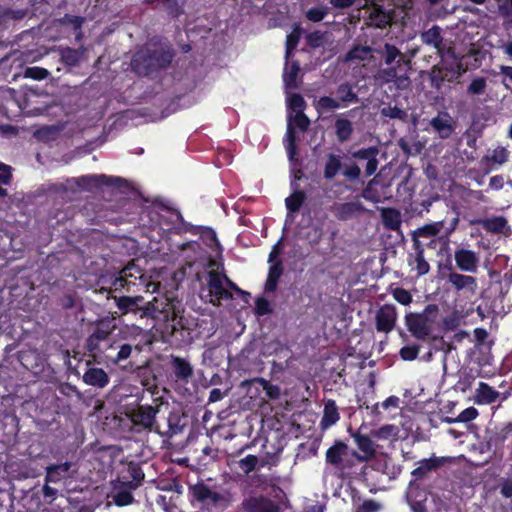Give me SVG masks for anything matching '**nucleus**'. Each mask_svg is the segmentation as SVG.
<instances>
[{
    "mask_svg": "<svg viewBox=\"0 0 512 512\" xmlns=\"http://www.w3.org/2000/svg\"><path fill=\"white\" fill-rule=\"evenodd\" d=\"M245 384L249 385H257L262 388L265 392L267 399L269 400H277L281 395V388L278 385L272 384L270 381L266 380L262 377H255L250 380H246Z\"/></svg>",
    "mask_w": 512,
    "mask_h": 512,
    "instance_id": "a878e982",
    "label": "nucleus"
},
{
    "mask_svg": "<svg viewBox=\"0 0 512 512\" xmlns=\"http://www.w3.org/2000/svg\"><path fill=\"white\" fill-rule=\"evenodd\" d=\"M347 449L345 443L337 441L326 451V462L335 468H342L343 456L347 454Z\"/></svg>",
    "mask_w": 512,
    "mask_h": 512,
    "instance_id": "393cba45",
    "label": "nucleus"
},
{
    "mask_svg": "<svg viewBox=\"0 0 512 512\" xmlns=\"http://www.w3.org/2000/svg\"><path fill=\"white\" fill-rule=\"evenodd\" d=\"M374 183V180H370L363 189L361 196L368 201L377 203L379 201V195L373 187Z\"/></svg>",
    "mask_w": 512,
    "mask_h": 512,
    "instance_id": "69168bd1",
    "label": "nucleus"
},
{
    "mask_svg": "<svg viewBox=\"0 0 512 512\" xmlns=\"http://www.w3.org/2000/svg\"><path fill=\"white\" fill-rule=\"evenodd\" d=\"M447 282L451 284L456 292L465 291L473 296L477 291V280L470 275L451 272L447 277Z\"/></svg>",
    "mask_w": 512,
    "mask_h": 512,
    "instance_id": "dca6fc26",
    "label": "nucleus"
},
{
    "mask_svg": "<svg viewBox=\"0 0 512 512\" xmlns=\"http://www.w3.org/2000/svg\"><path fill=\"white\" fill-rule=\"evenodd\" d=\"M378 154H379L378 147L371 146V147L361 148V149H358L356 151H353L351 155L355 159L366 160L367 161L368 159H370L374 155H378Z\"/></svg>",
    "mask_w": 512,
    "mask_h": 512,
    "instance_id": "5fc2aeb1",
    "label": "nucleus"
},
{
    "mask_svg": "<svg viewBox=\"0 0 512 512\" xmlns=\"http://www.w3.org/2000/svg\"><path fill=\"white\" fill-rule=\"evenodd\" d=\"M241 506L244 512H280L279 506L264 495L245 498Z\"/></svg>",
    "mask_w": 512,
    "mask_h": 512,
    "instance_id": "f8f14e48",
    "label": "nucleus"
},
{
    "mask_svg": "<svg viewBox=\"0 0 512 512\" xmlns=\"http://www.w3.org/2000/svg\"><path fill=\"white\" fill-rule=\"evenodd\" d=\"M342 174L348 181L354 182L359 180L361 169L356 163H352L344 166Z\"/></svg>",
    "mask_w": 512,
    "mask_h": 512,
    "instance_id": "13d9d810",
    "label": "nucleus"
},
{
    "mask_svg": "<svg viewBox=\"0 0 512 512\" xmlns=\"http://www.w3.org/2000/svg\"><path fill=\"white\" fill-rule=\"evenodd\" d=\"M284 271L283 263L281 260H277L271 264L268 271V276L265 282V291L274 292L277 289L278 282Z\"/></svg>",
    "mask_w": 512,
    "mask_h": 512,
    "instance_id": "c85d7f7f",
    "label": "nucleus"
},
{
    "mask_svg": "<svg viewBox=\"0 0 512 512\" xmlns=\"http://www.w3.org/2000/svg\"><path fill=\"white\" fill-rule=\"evenodd\" d=\"M200 239L206 245L208 248L212 249L213 251L221 248L220 242L217 238L216 232L213 228L204 226L201 234Z\"/></svg>",
    "mask_w": 512,
    "mask_h": 512,
    "instance_id": "58836bf2",
    "label": "nucleus"
},
{
    "mask_svg": "<svg viewBox=\"0 0 512 512\" xmlns=\"http://www.w3.org/2000/svg\"><path fill=\"white\" fill-rule=\"evenodd\" d=\"M445 458L433 456L428 459H423L418 462L419 466L416 467L411 475L416 479H423L428 473L436 471L445 464Z\"/></svg>",
    "mask_w": 512,
    "mask_h": 512,
    "instance_id": "aec40b11",
    "label": "nucleus"
},
{
    "mask_svg": "<svg viewBox=\"0 0 512 512\" xmlns=\"http://www.w3.org/2000/svg\"><path fill=\"white\" fill-rule=\"evenodd\" d=\"M300 70L298 62H293L288 71L284 73L283 79L285 85L290 88H296V79Z\"/></svg>",
    "mask_w": 512,
    "mask_h": 512,
    "instance_id": "8fccbe9b",
    "label": "nucleus"
},
{
    "mask_svg": "<svg viewBox=\"0 0 512 512\" xmlns=\"http://www.w3.org/2000/svg\"><path fill=\"white\" fill-rule=\"evenodd\" d=\"M365 211V207L359 201L334 203L331 212L339 221H348L357 217Z\"/></svg>",
    "mask_w": 512,
    "mask_h": 512,
    "instance_id": "4468645a",
    "label": "nucleus"
},
{
    "mask_svg": "<svg viewBox=\"0 0 512 512\" xmlns=\"http://www.w3.org/2000/svg\"><path fill=\"white\" fill-rule=\"evenodd\" d=\"M478 410L474 407H468L464 409L457 418H446L447 423H456V422H463L468 423L472 420H474L478 416Z\"/></svg>",
    "mask_w": 512,
    "mask_h": 512,
    "instance_id": "49530a36",
    "label": "nucleus"
},
{
    "mask_svg": "<svg viewBox=\"0 0 512 512\" xmlns=\"http://www.w3.org/2000/svg\"><path fill=\"white\" fill-rule=\"evenodd\" d=\"M259 464V459L256 455L249 454L237 462L238 468L241 472L248 475L253 472Z\"/></svg>",
    "mask_w": 512,
    "mask_h": 512,
    "instance_id": "c03bdc74",
    "label": "nucleus"
},
{
    "mask_svg": "<svg viewBox=\"0 0 512 512\" xmlns=\"http://www.w3.org/2000/svg\"><path fill=\"white\" fill-rule=\"evenodd\" d=\"M372 18L375 21L379 18V21L377 22L378 27H384L391 20L390 14L383 11L382 7L378 4H374Z\"/></svg>",
    "mask_w": 512,
    "mask_h": 512,
    "instance_id": "864d4df0",
    "label": "nucleus"
},
{
    "mask_svg": "<svg viewBox=\"0 0 512 512\" xmlns=\"http://www.w3.org/2000/svg\"><path fill=\"white\" fill-rule=\"evenodd\" d=\"M133 351L140 353L142 351V346L139 343L131 344L114 341L108 346L105 357L114 364L119 365L123 361L127 360L132 355Z\"/></svg>",
    "mask_w": 512,
    "mask_h": 512,
    "instance_id": "0eeeda50",
    "label": "nucleus"
},
{
    "mask_svg": "<svg viewBox=\"0 0 512 512\" xmlns=\"http://www.w3.org/2000/svg\"><path fill=\"white\" fill-rule=\"evenodd\" d=\"M482 228L492 234H500L507 226V220L503 216H494L479 221Z\"/></svg>",
    "mask_w": 512,
    "mask_h": 512,
    "instance_id": "2f4dec72",
    "label": "nucleus"
},
{
    "mask_svg": "<svg viewBox=\"0 0 512 512\" xmlns=\"http://www.w3.org/2000/svg\"><path fill=\"white\" fill-rule=\"evenodd\" d=\"M393 297L398 303L402 305H408L412 301V295L408 290L404 288H396L393 291Z\"/></svg>",
    "mask_w": 512,
    "mask_h": 512,
    "instance_id": "338daca9",
    "label": "nucleus"
},
{
    "mask_svg": "<svg viewBox=\"0 0 512 512\" xmlns=\"http://www.w3.org/2000/svg\"><path fill=\"white\" fill-rule=\"evenodd\" d=\"M110 334L111 328L109 326V322L100 321L97 323L91 335H93V338H95L97 341L101 342L107 340Z\"/></svg>",
    "mask_w": 512,
    "mask_h": 512,
    "instance_id": "de8ad7c7",
    "label": "nucleus"
},
{
    "mask_svg": "<svg viewBox=\"0 0 512 512\" xmlns=\"http://www.w3.org/2000/svg\"><path fill=\"white\" fill-rule=\"evenodd\" d=\"M397 311L394 305L384 304L375 315V327L378 332L389 333L395 328Z\"/></svg>",
    "mask_w": 512,
    "mask_h": 512,
    "instance_id": "9d476101",
    "label": "nucleus"
},
{
    "mask_svg": "<svg viewBox=\"0 0 512 512\" xmlns=\"http://www.w3.org/2000/svg\"><path fill=\"white\" fill-rule=\"evenodd\" d=\"M129 269H122L118 273H113L109 276L108 282L110 283L109 286V293L111 292H120L122 290L130 291L132 286H135V282L131 279H128L125 277L126 271Z\"/></svg>",
    "mask_w": 512,
    "mask_h": 512,
    "instance_id": "b1692460",
    "label": "nucleus"
},
{
    "mask_svg": "<svg viewBox=\"0 0 512 512\" xmlns=\"http://www.w3.org/2000/svg\"><path fill=\"white\" fill-rule=\"evenodd\" d=\"M301 37V28L296 25L291 33L286 37V58L296 49Z\"/></svg>",
    "mask_w": 512,
    "mask_h": 512,
    "instance_id": "a18cd8bd",
    "label": "nucleus"
},
{
    "mask_svg": "<svg viewBox=\"0 0 512 512\" xmlns=\"http://www.w3.org/2000/svg\"><path fill=\"white\" fill-rule=\"evenodd\" d=\"M71 468V462L50 465L46 468L45 482L57 483L65 478Z\"/></svg>",
    "mask_w": 512,
    "mask_h": 512,
    "instance_id": "bb28decb",
    "label": "nucleus"
},
{
    "mask_svg": "<svg viewBox=\"0 0 512 512\" xmlns=\"http://www.w3.org/2000/svg\"><path fill=\"white\" fill-rule=\"evenodd\" d=\"M487 83L483 77H477L471 81L467 88V92L472 95H481L485 92Z\"/></svg>",
    "mask_w": 512,
    "mask_h": 512,
    "instance_id": "603ef678",
    "label": "nucleus"
},
{
    "mask_svg": "<svg viewBox=\"0 0 512 512\" xmlns=\"http://www.w3.org/2000/svg\"><path fill=\"white\" fill-rule=\"evenodd\" d=\"M288 106L293 111H303L306 107V102L303 96L299 93L292 94L288 100Z\"/></svg>",
    "mask_w": 512,
    "mask_h": 512,
    "instance_id": "680f3d73",
    "label": "nucleus"
},
{
    "mask_svg": "<svg viewBox=\"0 0 512 512\" xmlns=\"http://www.w3.org/2000/svg\"><path fill=\"white\" fill-rule=\"evenodd\" d=\"M439 241L437 239H431L427 243L415 239L413 248L415 250V263L418 276L426 275L430 270V265L424 257V247H434Z\"/></svg>",
    "mask_w": 512,
    "mask_h": 512,
    "instance_id": "6ab92c4d",
    "label": "nucleus"
},
{
    "mask_svg": "<svg viewBox=\"0 0 512 512\" xmlns=\"http://www.w3.org/2000/svg\"><path fill=\"white\" fill-rule=\"evenodd\" d=\"M285 148H286L289 160L292 161L294 159L295 155L297 154V135H296L295 127L291 121H289L287 124Z\"/></svg>",
    "mask_w": 512,
    "mask_h": 512,
    "instance_id": "e433bc0d",
    "label": "nucleus"
},
{
    "mask_svg": "<svg viewBox=\"0 0 512 512\" xmlns=\"http://www.w3.org/2000/svg\"><path fill=\"white\" fill-rule=\"evenodd\" d=\"M354 441L358 449L364 453L365 459H369L375 455V448L369 436L359 432L353 435Z\"/></svg>",
    "mask_w": 512,
    "mask_h": 512,
    "instance_id": "f704fd0d",
    "label": "nucleus"
},
{
    "mask_svg": "<svg viewBox=\"0 0 512 512\" xmlns=\"http://www.w3.org/2000/svg\"><path fill=\"white\" fill-rule=\"evenodd\" d=\"M145 474L138 463L130 462L127 465L126 475L118 477L112 482L111 496L113 502L118 507H124L134 503L135 498L132 494L144 482Z\"/></svg>",
    "mask_w": 512,
    "mask_h": 512,
    "instance_id": "7ed1b4c3",
    "label": "nucleus"
},
{
    "mask_svg": "<svg viewBox=\"0 0 512 512\" xmlns=\"http://www.w3.org/2000/svg\"><path fill=\"white\" fill-rule=\"evenodd\" d=\"M420 346L417 344L406 345L400 349V357L404 361H413L418 357Z\"/></svg>",
    "mask_w": 512,
    "mask_h": 512,
    "instance_id": "3c124183",
    "label": "nucleus"
},
{
    "mask_svg": "<svg viewBox=\"0 0 512 512\" xmlns=\"http://www.w3.org/2000/svg\"><path fill=\"white\" fill-rule=\"evenodd\" d=\"M123 182L120 177L107 176L105 174L87 175L79 178L78 184L86 190L99 189L103 186H117Z\"/></svg>",
    "mask_w": 512,
    "mask_h": 512,
    "instance_id": "ddd939ff",
    "label": "nucleus"
},
{
    "mask_svg": "<svg viewBox=\"0 0 512 512\" xmlns=\"http://www.w3.org/2000/svg\"><path fill=\"white\" fill-rule=\"evenodd\" d=\"M116 307L122 315L133 314L139 319H151L163 324V332L177 346H186L193 341V329L184 317L185 311L181 300L165 295L145 301L142 296L114 297Z\"/></svg>",
    "mask_w": 512,
    "mask_h": 512,
    "instance_id": "f257e3e1",
    "label": "nucleus"
},
{
    "mask_svg": "<svg viewBox=\"0 0 512 512\" xmlns=\"http://www.w3.org/2000/svg\"><path fill=\"white\" fill-rule=\"evenodd\" d=\"M28 14V11L26 9H6L3 14L2 18L4 20H22L25 18Z\"/></svg>",
    "mask_w": 512,
    "mask_h": 512,
    "instance_id": "e2e57ef3",
    "label": "nucleus"
},
{
    "mask_svg": "<svg viewBox=\"0 0 512 512\" xmlns=\"http://www.w3.org/2000/svg\"><path fill=\"white\" fill-rule=\"evenodd\" d=\"M175 55L169 42L151 40L134 53L131 69L138 76L150 77L170 67Z\"/></svg>",
    "mask_w": 512,
    "mask_h": 512,
    "instance_id": "f03ea898",
    "label": "nucleus"
},
{
    "mask_svg": "<svg viewBox=\"0 0 512 512\" xmlns=\"http://www.w3.org/2000/svg\"><path fill=\"white\" fill-rule=\"evenodd\" d=\"M343 168L340 157L335 154H329L324 166V178L332 180Z\"/></svg>",
    "mask_w": 512,
    "mask_h": 512,
    "instance_id": "c9c22d12",
    "label": "nucleus"
},
{
    "mask_svg": "<svg viewBox=\"0 0 512 512\" xmlns=\"http://www.w3.org/2000/svg\"><path fill=\"white\" fill-rule=\"evenodd\" d=\"M429 125L441 139L450 138L455 131L454 120L446 111L439 112L436 117L430 120Z\"/></svg>",
    "mask_w": 512,
    "mask_h": 512,
    "instance_id": "2eb2a0df",
    "label": "nucleus"
},
{
    "mask_svg": "<svg viewBox=\"0 0 512 512\" xmlns=\"http://www.w3.org/2000/svg\"><path fill=\"white\" fill-rule=\"evenodd\" d=\"M396 59L397 66H400L401 62H404V55L401 51L393 44L385 43L384 45V62L386 65H392Z\"/></svg>",
    "mask_w": 512,
    "mask_h": 512,
    "instance_id": "4c0bfd02",
    "label": "nucleus"
},
{
    "mask_svg": "<svg viewBox=\"0 0 512 512\" xmlns=\"http://www.w3.org/2000/svg\"><path fill=\"white\" fill-rule=\"evenodd\" d=\"M123 269H129L128 271H126L125 277L134 281L135 286L137 285V280L140 281L139 284H144L146 282L143 272L139 267L135 266L134 264L127 265Z\"/></svg>",
    "mask_w": 512,
    "mask_h": 512,
    "instance_id": "6e6d98bb",
    "label": "nucleus"
},
{
    "mask_svg": "<svg viewBox=\"0 0 512 512\" xmlns=\"http://www.w3.org/2000/svg\"><path fill=\"white\" fill-rule=\"evenodd\" d=\"M499 397V392L485 382L479 383L477 399L479 403L492 404Z\"/></svg>",
    "mask_w": 512,
    "mask_h": 512,
    "instance_id": "473e14b6",
    "label": "nucleus"
},
{
    "mask_svg": "<svg viewBox=\"0 0 512 512\" xmlns=\"http://www.w3.org/2000/svg\"><path fill=\"white\" fill-rule=\"evenodd\" d=\"M83 382L89 386L104 388L109 384L110 378L102 368L88 367L83 374Z\"/></svg>",
    "mask_w": 512,
    "mask_h": 512,
    "instance_id": "412c9836",
    "label": "nucleus"
},
{
    "mask_svg": "<svg viewBox=\"0 0 512 512\" xmlns=\"http://www.w3.org/2000/svg\"><path fill=\"white\" fill-rule=\"evenodd\" d=\"M380 113L382 116L388 117L390 119H398L401 120L402 122H407L408 120L407 111L397 106L388 105L386 107H383Z\"/></svg>",
    "mask_w": 512,
    "mask_h": 512,
    "instance_id": "37998d69",
    "label": "nucleus"
},
{
    "mask_svg": "<svg viewBox=\"0 0 512 512\" xmlns=\"http://www.w3.org/2000/svg\"><path fill=\"white\" fill-rule=\"evenodd\" d=\"M454 259L458 269L464 272L474 273L477 271L479 258L477 254L468 249H457L454 254Z\"/></svg>",
    "mask_w": 512,
    "mask_h": 512,
    "instance_id": "f3484780",
    "label": "nucleus"
},
{
    "mask_svg": "<svg viewBox=\"0 0 512 512\" xmlns=\"http://www.w3.org/2000/svg\"><path fill=\"white\" fill-rule=\"evenodd\" d=\"M293 192L285 199V206L289 214H296L307 199L305 191L298 189V184L291 183Z\"/></svg>",
    "mask_w": 512,
    "mask_h": 512,
    "instance_id": "4be33fe9",
    "label": "nucleus"
},
{
    "mask_svg": "<svg viewBox=\"0 0 512 512\" xmlns=\"http://www.w3.org/2000/svg\"><path fill=\"white\" fill-rule=\"evenodd\" d=\"M487 159L493 163L502 165L508 160V151L504 147H498L492 151Z\"/></svg>",
    "mask_w": 512,
    "mask_h": 512,
    "instance_id": "bf43d9fd",
    "label": "nucleus"
},
{
    "mask_svg": "<svg viewBox=\"0 0 512 512\" xmlns=\"http://www.w3.org/2000/svg\"><path fill=\"white\" fill-rule=\"evenodd\" d=\"M159 406L137 405L136 408L129 412V417L134 426L143 430L152 431L155 424V417L159 411Z\"/></svg>",
    "mask_w": 512,
    "mask_h": 512,
    "instance_id": "423d86ee",
    "label": "nucleus"
},
{
    "mask_svg": "<svg viewBox=\"0 0 512 512\" xmlns=\"http://www.w3.org/2000/svg\"><path fill=\"white\" fill-rule=\"evenodd\" d=\"M485 439L488 450L493 451L494 455L502 457L507 449L509 459L512 461V421L499 423L487 429Z\"/></svg>",
    "mask_w": 512,
    "mask_h": 512,
    "instance_id": "20e7f679",
    "label": "nucleus"
},
{
    "mask_svg": "<svg viewBox=\"0 0 512 512\" xmlns=\"http://www.w3.org/2000/svg\"><path fill=\"white\" fill-rule=\"evenodd\" d=\"M421 41L429 46H433L438 51L442 50L443 37L441 35V28L433 25L430 29L421 33Z\"/></svg>",
    "mask_w": 512,
    "mask_h": 512,
    "instance_id": "7c9ffc66",
    "label": "nucleus"
},
{
    "mask_svg": "<svg viewBox=\"0 0 512 512\" xmlns=\"http://www.w3.org/2000/svg\"><path fill=\"white\" fill-rule=\"evenodd\" d=\"M338 99L336 100L330 96H322L314 102V107L319 114L339 109L340 102L343 103H357L359 101L358 95L354 92L349 83H342L337 88Z\"/></svg>",
    "mask_w": 512,
    "mask_h": 512,
    "instance_id": "39448f33",
    "label": "nucleus"
},
{
    "mask_svg": "<svg viewBox=\"0 0 512 512\" xmlns=\"http://www.w3.org/2000/svg\"><path fill=\"white\" fill-rule=\"evenodd\" d=\"M438 312V305L428 304L421 313H416V315H422V317L432 325L436 321Z\"/></svg>",
    "mask_w": 512,
    "mask_h": 512,
    "instance_id": "052dcab7",
    "label": "nucleus"
},
{
    "mask_svg": "<svg viewBox=\"0 0 512 512\" xmlns=\"http://www.w3.org/2000/svg\"><path fill=\"white\" fill-rule=\"evenodd\" d=\"M255 311L259 316L271 313L270 303L265 297H258L255 300Z\"/></svg>",
    "mask_w": 512,
    "mask_h": 512,
    "instance_id": "774afa93",
    "label": "nucleus"
},
{
    "mask_svg": "<svg viewBox=\"0 0 512 512\" xmlns=\"http://www.w3.org/2000/svg\"><path fill=\"white\" fill-rule=\"evenodd\" d=\"M372 49L369 46L356 45L351 48L345 55V61H363L371 53Z\"/></svg>",
    "mask_w": 512,
    "mask_h": 512,
    "instance_id": "a19ab883",
    "label": "nucleus"
},
{
    "mask_svg": "<svg viewBox=\"0 0 512 512\" xmlns=\"http://www.w3.org/2000/svg\"><path fill=\"white\" fill-rule=\"evenodd\" d=\"M439 232L440 228L438 224H426L413 232L412 241L414 242L415 239L419 240L420 237L428 238L430 241L431 239H435Z\"/></svg>",
    "mask_w": 512,
    "mask_h": 512,
    "instance_id": "ea45409f",
    "label": "nucleus"
},
{
    "mask_svg": "<svg viewBox=\"0 0 512 512\" xmlns=\"http://www.w3.org/2000/svg\"><path fill=\"white\" fill-rule=\"evenodd\" d=\"M329 13V8L326 6L322 7H312L307 10L305 16L311 22H320L322 21L327 14Z\"/></svg>",
    "mask_w": 512,
    "mask_h": 512,
    "instance_id": "09e8293b",
    "label": "nucleus"
},
{
    "mask_svg": "<svg viewBox=\"0 0 512 512\" xmlns=\"http://www.w3.org/2000/svg\"><path fill=\"white\" fill-rule=\"evenodd\" d=\"M338 407L334 400H328L324 406V413L321 420L323 427H330L339 420Z\"/></svg>",
    "mask_w": 512,
    "mask_h": 512,
    "instance_id": "72a5a7b5",
    "label": "nucleus"
},
{
    "mask_svg": "<svg viewBox=\"0 0 512 512\" xmlns=\"http://www.w3.org/2000/svg\"><path fill=\"white\" fill-rule=\"evenodd\" d=\"M189 491L198 502L218 504L224 500V496L218 492L212 491L210 487L204 483H197L189 488Z\"/></svg>",
    "mask_w": 512,
    "mask_h": 512,
    "instance_id": "a211bd4d",
    "label": "nucleus"
},
{
    "mask_svg": "<svg viewBox=\"0 0 512 512\" xmlns=\"http://www.w3.org/2000/svg\"><path fill=\"white\" fill-rule=\"evenodd\" d=\"M293 121L296 127L302 132H306L310 126V119L303 111L297 112Z\"/></svg>",
    "mask_w": 512,
    "mask_h": 512,
    "instance_id": "0e129e2a",
    "label": "nucleus"
},
{
    "mask_svg": "<svg viewBox=\"0 0 512 512\" xmlns=\"http://www.w3.org/2000/svg\"><path fill=\"white\" fill-rule=\"evenodd\" d=\"M144 3L151 6L152 9L165 11L173 18H178L183 13L178 0H144Z\"/></svg>",
    "mask_w": 512,
    "mask_h": 512,
    "instance_id": "5701e85b",
    "label": "nucleus"
},
{
    "mask_svg": "<svg viewBox=\"0 0 512 512\" xmlns=\"http://www.w3.org/2000/svg\"><path fill=\"white\" fill-rule=\"evenodd\" d=\"M384 227L391 231H398L401 228V214L395 208H386L381 213Z\"/></svg>",
    "mask_w": 512,
    "mask_h": 512,
    "instance_id": "c756f323",
    "label": "nucleus"
},
{
    "mask_svg": "<svg viewBox=\"0 0 512 512\" xmlns=\"http://www.w3.org/2000/svg\"><path fill=\"white\" fill-rule=\"evenodd\" d=\"M405 325L417 340H426L432 332V325L422 315H416V313L410 312L405 315Z\"/></svg>",
    "mask_w": 512,
    "mask_h": 512,
    "instance_id": "1a4fd4ad",
    "label": "nucleus"
},
{
    "mask_svg": "<svg viewBox=\"0 0 512 512\" xmlns=\"http://www.w3.org/2000/svg\"><path fill=\"white\" fill-rule=\"evenodd\" d=\"M334 129L339 143H345L350 140L354 132L353 123L344 117H338L335 120Z\"/></svg>",
    "mask_w": 512,
    "mask_h": 512,
    "instance_id": "cd10ccee",
    "label": "nucleus"
},
{
    "mask_svg": "<svg viewBox=\"0 0 512 512\" xmlns=\"http://www.w3.org/2000/svg\"><path fill=\"white\" fill-rule=\"evenodd\" d=\"M24 75L26 78L40 81L46 79L49 75V72L45 68L34 66L26 68Z\"/></svg>",
    "mask_w": 512,
    "mask_h": 512,
    "instance_id": "4d7b16f0",
    "label": "nucleus"
},
{
    "mask_svg": "<svg viewBox=\"0 0 512 512\" xmlns=\"http://www.w3.org/2000/svg\"><path fill=\"white\" fill-rule=\"evenodd\" d=\"M61 60L68 66L75 67L79 64L81 53L74 48L66 47L61 50Z\"/></svg>",
    "mask_w": 512,
    "mask_h": 512,
    "instance_id": "79ce46f5",
    "label": "nucleus"
},
{
    "mask_svg": "<svg viewBox=\"0 0 512 512\" xmlns=\"http://www.w3.org/2000/svg\"><path fill=\"white\" fill-rule=\"evenodd\" d=\"M169 365L177 382L188 384L194 376L193 366L186 358L170 355Z\"/></svg>",
    "mask_w": 512,
    "mask_h": 512,
    "instance_id": "9b49d317",
    "label": "nucleus"
},
{
    "mask_svg": "<svg viewBox=\"0 0 512 512\" xmlns=\"http://www.w3.org/2000/svg\"><path fill=\"white\" fill-rule=\"evenodd\" d=\"M208 297L209 302L214 306H219L221 300L232 298V294L223 286L222 276L217 271H210L208 273Z\"/></svg>",
    "mask_w": 512,
    "mask_h": 512,
    "instance_id": "6e6552de",
    "label": "nucleus"
}]
</instances>
